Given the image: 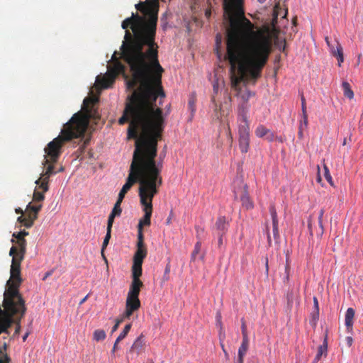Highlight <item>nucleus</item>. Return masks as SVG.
Wrapping results in <instances>:
<instances>
[{
  "mask_svg": "<svg viewBox=\"0 0 363 363\" xmlns=\"http://www.w3.org/2000/svg\"><path fill=\"white\" fill-rule=\"evenodd\" d=\"M143 337H144L143 335H140L137 337L130 349V352H135L137 354H139L143 351V347L145 345V340Z\"/></svg>",
  "mask_w": 363,
  "mask_h": 363,
  "instance_id": "nucleus-18",
  "label": "nucleus"
},
{
  "mask_svg": "<svg viewBox=\"0 0 363 363\" xmlns=\"http://www.w3.org/2000/svg\"><path fill=\"white\" fill-rule=\"evenodd\" d=\"M324 215V210L321 209L319 211L318 214V225L320 229V234L322 235L323 233V217Z\"/></svg>",
  "mask_w": 363,
  "mask_h": 363,
  "instance_id": "nucleus-37",
  "label": "nucleus"
},
{
  "mask_svg": "<svg viewBox=\"0 0 363 363\" xmlns=\"http://www.w3.org/2000/svg\"><path fill=\"white\" fill-rule=\"evenodd\" d=\"M301 112L302 115L305 116L307 115L306 99L303 94L301 95Z\"/></svg>",
  "mask_w": 363,
  "mask_h": 363,
  "instance_id": "nucleus-43",
  "label": "nucleus"
},
{
  "mask_svg": "<svg viewBox=\"0 0 363 363\" xmlns=\"http://www.w3.org/2000/svg\"><path fill=\"white\" fill-rule=\"evenodd\" d=\"M255 135L258 138L265 137L266 139L269 141H272L274 137L273 133L262 125H259L257 126V128L255 130Z\"/></svg>",
  "mask_w": 363,
  "mask_h": 363,
  "instance_id": "nucleus-15",
  "label": "nucleus"
},
{
  "mask_svg": "<svg viewBox=\"0 0 363 363\" xmlns=\"http://www.w3.org/2000/svg\"><path fill=\"white\" fill-rule=\"evenodd\" d=\"M99 102V96H91L86 97L82 104V111H79L73 115L71 119L67 122L61 130V135L50 142L45 148V157L43 164L45 167L48 164L46 171L41 174V177L36 180V184H40V187L43 192L48 191V182L50 176L56 174L52 164L50 162H55L61 152V147L65 142L70 141L73 139H84L86 131L89 127L90 120H96L99 118V113L96 104Z\"/></svg>",
  "mask_w": 363,
  "mask_h": 363,
  "instance_id": "nucleus-3",
  "label": "nucleus"
},
{
  "mask_svg": "<svg viewBox=\"0 0 363 363\" xmlns=\"http://www.w3.org/2000/svg\"><path fill=\"white\" fill-rule=\"evenodd\" d=\"M211 11H208V10L206 11L205 15L207 18H208L211 16Z\"/></svg>",
  "mask_w": 363,
  "mask_h": 363,
  "instance_id": "nucleus-63",
  "label": "nucleus"
},
{
  "mask_svg": "<svg viewBox=\"0 0 363 363\" xmlns=\"http://www.w3.org/2000/svg\"><path fill=\"white\" fill-rule=\"evenodd\" d=\"M216 318L218 319V323H219V325L220 326V330H222V328H221V322L220 321V313H218V314H217Z\"/></svg>",
  "mask_w": 363,
  "mask_h": 363,
  "instance_id": "nucleus-61",
  "label": "nucleus"
},
{
  "mask_svg": "<svg viewBox=\"0 0 363 363\" xmlns=\"http://www.w3.org/2000/svg\"><path fill=\"white\" fill-rule=\"evenodd\" d=\"M308 126V116L302 115V119L300 121L299 128L298 129H306Z\"/></svg>",
  "mask_w": 363,
  "mask_h": 363,
  "instance_id": "nucleus-38",
  "label": "nucleus"
},
{
  "mask_svg": "<svg viewBox=\"0 0 363 363\" xmlns=\"http://www.w3.org/2000/svg\"><path fill=\"white\" fill-rule=\"evenodd\" d=\"M162 182V179L155 178V181L143 179L141 186L138 189L140 202L145 214L139 220L138 228L143 229L144 225H150L152 213V199L158 193V189Z\"/></svg>",
  "mask_w": 363,
  "mask_h": 363,
  "instance_id": "nucleus-5",
  "label": "nucleus"
},
{
  "mask_svg": "<svg viewBox=\"0 0 363 363\" xmlns=\"http://www.w3.org/2000/svg\"><path fill=\"white\" fill-rule=\"evenodd\" d=\"M196 95L195 92H192L189 97L188 101V109L191 112V116L189 121H191L194 113L196 111Z\"/></svg>",
  "mask_w": 363,
  "mask_h": 363,
  "instance_id": "nucleus-21",
  "label": "nucleus"
},
{
  "mask_svg": "<svg viewBox=\"0 0 363 363\" xmlns=\"http://www.w3.org/2000/svg\"><path fill=\"white\" fill-rule=\"evenodd\" d=\"M89 138H86L84 140V144L83 145L80 147V148H85V147L89 144Z\"/></svg>",
  "mask_w": 363,
  "mask_h": 363,
  "instance_id": "nucleus-56",
  "label": "nucleus"
},
{
  "mask_svg": "<svg viewBox=\"0 0 363 363\" xmlns=\"http://www.w3.org/2000/svg\"><path fill=\"white\" fill-rule=\"evenodd\" d=\"M337 55H336V57L338 61V66H341V63L344 61V57H343V51L341 45L339 44V43H337Z\"/></svg>",
  "mask_w": 363,
  "mask_h": 363,
  "instance_id": "nucleus-32",
  "label": "nucleus"
},
{
  "mask_svg": "<svg viewBox=\"0 0 363 363\" xmlns=\"http://www.w3.org/2000/svg\"><path fill=\"white\" fill-rule=\"evenodd\" d=\"M28 235V232H27L26 230H23V231H21V232H19L18 233H14L13 234V237H14L17 240L25 239L24 237Z\"/></svg>",
  "mask_w": 363,
  "mask_h": 363,
  "instance_id": "nucleus-42",
  "label": "nucleus"
},
{
  "mask_svg": "<svg viewBox=\"0 0 363 363\" xmlns=\"http://www.w3.org/2000/svg\"><path fill=\"white\" fill-rule=\"evenodd\" d=\"M201 247V241L198 240L195 244L194 249L191 253V260L194 261L196 258L197 255L200 252Z\"/></svg>",
  "mask_w": 363,
  "mask_h": 363,
  "instance_id": "nucleus-33",
  "label": "nucleus"
},
{
  "mask_svg": "<svg viewBox=\"0 0 363 363\" xmlns=\"http://www.w3.org/2000/svg\"><path fill=\"white\" fill-rule=\"evenodd\" d=\"M342 87L344 93V96L350 99L354 97V93L350 88V85L347 82H343Z\"/></svg>",
  "mask_w": 363,
  "mask_h": 363,
  "instance_id": "nucleus-27",
  "label": "nucleus"
},
{
  "mask_svg": "<svg viewBox=\"0 0 363 363\" xmlns=\"http://www.w3.org/2000/svg\"><path fill=\"white\" fill-rule=\"evenodd\" d=\"M213 94H216L218 91V84L217 83H214L213 85Z\"/></svg>",
  "mask_w": 363,
  "mask_h": 363,
  "instance_id": "nucleus-52",
  "label": "nucleus"
},
{
  "mask_svg": "<svg viewBox=\"0 0 363 363\" xmlns=\"http://www.w3.org/2000/svg\"><path fill=\"white\" fill-rule=\"evenodd\" d=\"M121 213H122V209H121V205H119L118 203H115L114 206L111 212V214H113L114 216L119 217L121 216Z\"/></svg>",
  "mask_w": 363,
  "mask_h": 363,
  "instance_id": "nucleus-35",
  "label": "nucleus"
},
{
  "mask_svg": "<svg viewBox=\"0 0 363 363\" xmlns=\"http://www.w3.org/2000/svg\"><path fill=\"white\" fill-rule=\"evenodd\" d=\"M137 13H132L121 23H157L159 2L158 0H145L135 4Z\"/></svg>",
  "mask_w": 363,
  "mask_h": 363,
  "instance_id": "nucleus-6",
  "label": "nucleus"
},
{
  "mask_svg": "<svg viewBox=\"0 0 363 363\" xmlns=\"http://www.w3.org/2000/svg\"><path fill=\"white\" fill-rule=\"evenodd\" d=\"M249 340H242V343L238 349V360H244V357L248 350Z\"/></svg>",
  "mask_w": 363,
  "mask_h": 363,
  "instance_id": "nucleus-24",
  "label": "nucleus"
},
{
  "mask_svg": "<svg viewBox=\"0 0 363 363\" xmlns=\"http://www.w3.org/2000/svg\"><path fill=\"white\" fill-rule=\"evenodd\" d=\"M114 81L113 78L107 79L105 76L101 77V75H98L96 77V84L100 89L108 88L113 84Z\"/></svg>",
  "mask_w": 363,
  "mask_h": 363,
  "instance_id": "nucleus-19",
  "label": "nucleus"
},
{
  "mask_svg": "<svg viewBox=\"0 0 363 363\" xmlns=\"http://www.w3.org/2000/svg\"><path fill=\"white\" fill-rule=\"evenodd\" d=\"M138 240L143 241L144 236H143V229L138 228Z\"/></svg>",
  "mask_w": 363,
  "mask_h": 363,
  "instance_id": "nucleus-48",
  "label": "nucleus"
},
{
  "mask_svg": "<svg viewBox=\"0 0 363 363\" xmlns=\"http://www.w3.org/2000/svg\"><path fill=\"white\" fill-rule=\"evenodd\" d=\"M157 156H133V161L130 167L129 175L125 184L123 186L118 195L125 197V194L136 182L141 186L143 179L155 181V178L162 179L160 173L162 168V161L157 162Z\"/></svg>",
  "mask_w": 363,
  "mask_h": 363,
  "instance_id": "nucleus-4",
  "label": "nucleus"
},
{
  "mask_svg": "<svg viewBox=\"0 0 363 363\" xmlns=\"http://www.w3.org/2000/svg\"><path fill=\"white\" fill-rule=\"evenodd\" d=\"M106 335L104 330L99 329L96 330L94 332V340L97 342L104 340L106 338Z\"/></svg>",
  "mask_w": 363,
  "mask_h": 363,
  "instance_id": "nucleus-29",
  "label": "nucleus"
},
{
  "mask_svg": "<svg viewBox=\"0 0 363 363\" xmlns=\"http://www.w3.org/2000/svg\"><path fill=\"white\" fill-rule=\"evenodd\" d=\"M330 48V52L332 53V55L333 56H336V55H337V46L335 47V45H333V44L330 45V47H329Z\"/></svg>",
  "mask_w": 363,
  "mask_h": 363,
  "instance_id": "nucleus-47",
  "label": "nucleus"
},
{
  "mask_svg": "<svg viewBox=\"0 0 363 363\" xmlns=\"http://www.w3.org/2000/svg\"><path fill=\"white\" fill-rule=\"evenodd\" d=\"M267 240H268V242L270 244L272 242V240H271V237H270V235H269V233L268 230H267Z\"/></svg>",
  "mask_w": 363,
  "mask_h": 363,
  "instance_id": "nucleus-62",
  "label": "nucleus"
},
{
  "mask_svg": "<svg viewBox=\"0 0 363 363\" xmlns=\"http://www.w3.org/2000/svg\"><path fill=\"white\" fill-rule=\"evenodd\" d=\"M354 313V310L352 308H347L345 319V324L347 329L352 328Z\"/></svg>",
  "mask_w": 363,
  "mask_h": 363,
  "instance_id": "nucleus-23",
  "label": "nucleus"
},
{
  "mask_svg": "<svg viewBox=\"0 0 363 363\" xmlns=\"http://www.w3.org/2000/svg\"><path fill=\"white\" fill-rule=\"evenodd\" d=\"M223 338H224V335H223V337H222V335H221V332H220V346H221L222 350H223V352H224V354H225V358H226V359H228V358H229V354H228V352L226 351V350L225 349V346H224V345H223Z\"/></svg>",
  "mask_w": 363,
  "mask_h": 363,
  "instance_id": "nucleus-45",
  "label": "nucleus"
},
{
  "mask_svg": "<svg viewBox=\"0 0 363 363\" xmlns=\"http://www.w3.org/2000/svg\"><path fill=\"white\" fill-rule=\"evenodd\" d=\"M218 246L220 247L223 245V237L224 235H221L220 234H218Z\"/></svg>",
  "mask_w": 363,
  "mask_h": 363,
  "instance_id": "nucleus-53",
  "label": "nucleus"
},
{
  "mask_svg": "<svg viewBox=\"0 0 363 363\" xmlns=\"http://www.w3.org/2000/svg\"><path fill=\"white\" fill-rule=\"evenodd\" d=\"M303 130H304L303 129H298V137H299L300 138H303Z\"/></svg>",
  "mask_w": 363,
  "mask_h": 363,
  "instance_id": "nucleus-58",
  "label": "nucleus"
},
{
  "mask_svg": "<svg viewBox=\"0 0 363 363\" xmlns=\"http://www.w3.org/2000/svg\"><path fill=\"white\" fill-rule=\"evenodd\" d=\"M28 336V333H26L23 336V341L25 342L27 339Z\"/></svg>",
  "mask_w": 363,
  "mask_h": 363,
  "instance_id": "nucleus-64",
  "label": "nucleus"
},
{
  "mask_svg": "<svg viewBox=\"0 0 363 363\" xmlns=\"http://www.w3.org/2000/svg\"><path fill=\"white\" fill-rule=\"evenodd\" d=\"M123 199H124V197H121V196L118 195V199H117L116 203H118V204L121 205L122 201H123Z\"/></svg>",
  "mask_w": 363,
  "mask_h": 363,
  "instance_id": "nucleus-57",
  "label": "nucleus"
},
{
  "mask_svg": "<svg viewBox=\"0 0 363 363\" xmlns=\"http://www.w3.org/2000/svg\"><path fill=\"white\" fill-rule=\"evenodd\" d=\"M272 220V231H273V236L276 241H278V240L280 238L279 232V220L277 216V213L275 208V206L274 204H271L269 206V208Z\"/></svg>",
  "mask_w": 363,
  "mask_h": 363,
  "instance_id": "nucleus-13",
  "label": "nucleus"
},
{
  "mask_svg": "<svg viewBox=\"0 0 363 363\" xmlns=\"http://www.w3.org/2000/svg\"><path fill=\"white\" fill-rule=\"evenodd\" d=\"M241 330H242V340H249L247 332V325L245 323V321L244 318L241 319Z\"/></svg>",
  "mask_w": 363,
  "mask_h": 363,
  "instance_id": "nucleus-34",
  "label": "nucleus"
},
{
  "mask_svg": "<svg viewBox=\"0 0 363 363\" xmlns=\"http://www.w3.org/2000/svg\"><path fill=\"white\" fill-rule=\"evenodd\" d=\"M137 247H138V249H140H140H143V248H145L144 247V242L142 241V240H140V241L138 240Z\"/></svg>",
  "mask_w": 363,
  "mask_h": 363,
  "instance_id": "nucleus-51",
  "label": "nucleus"
},
{
  "mask_svg": "<svg viewBox=\"0 0 363 363\" xmlns=\"http://www.w3.org/2000/svg\"><path fill=\"white\" fill-rule=\"evenodd\" d=\"M225 23H251L245 15L243 0H222Z\"/></svg>",
  "mask_w": 363,
  "mask_h": 363,
  "instance_id": "nucleus-7",
  "label": "nucleus"
},
{
  "mask_svg": "<svg viewBox=\"0 0 363 363\" xmlns=\"http://www.w3.org/2000/svg\"><path fill=\"white\" fill-rule=\"evenodd\" d=\"M45 199L43 193L35 191L33 193V201L37 202H41Z\"/></svg>",
  "mask_w": 363,
  "mask_h": 363,
  "instance_id": "nucleus-36",
  "label": "nucleus"
},
{
  "mask_svg": "<svg viewBox=\"0 0 363 363\" xmlns=\"http://www.w3.org/2000/svg\"><path fill=\"white\" fill-rule=\"evenodd\" d=\"M142 286L143 282L141 281L133 280L128 291L127 300L129 301L130 299V301L140 302L138 298V296Z\"/></svg>",
  "mask_w": 363,
  "mask_h": 363,
  "instance_id": "nucleus-12",
  "label": "nucleus"
},
{
  "mask_svg": "<svg viewBox=\"0 0 363 363\" xmlns=\"http://www.w3.org/2000/svg\"><path fill=\"white\" fill-rule=\"evenodd\" d=\"M142 274V264L134 262L132 267L133 280L140 281L139 277Z\"/></svg>",
  "mask_w": 363,
  "mask_h": 363,
  "instance_id": "nucleus-26",
  "label": "nucleus"
},
{
  "mask_svg": "<svg viewBox=\"0 0 363 363\" xmlns=\"http://www.w3.org/2000/svg\"><path fill=\"white\" fill-rule=\"evenodd\" d=\"M157 24H121L125 30L120 52L115 51L116 74H124L128 65L132 79L127 82L133 90L127 96L125 109L118 123H129L128 138L135 139L133 156H157V140L163 129L164 117L156 107L158 97L164 98L162 87L163 68L159 63L157 45L155 42Z\"/></svg>",
  "mask_w": 363,
  "mask_h": 363,
  "instance_id": "nucleus-1",
  "label": "nucleus"
},
{
  "mask_svg": "<svg viewBox=\"0 0 363 363\" xmlns=\"http://www.w3.org/2000/svg\"><path fill=\"white\" fill-rule=\"evenodd\" d=\"M6 345L4 343L3 346H0V363H9L10 358L6 353Z\"/></svg>",
  "mask_w": 363,
  "mask_h": 363,
  "instance_id": "nucleus-28",
  "label": "nucleus"
},
{
  "mask_svg": "<svg viewBox=\"0 0 363 363\" xmlns=\"http://www.w3.org/2000/svg\"><path fill=\"white\" fill-rule=\"evenodd\" d=\"M231 107V96L225 93L223 96V101L218 104L213 95L211 98V108L213 109V119L222 122L223 118L227 116Z\"/></svg>",
  "mask_w": 363,
  "mask_h": 363,
  "instance_id": "nucleus-8",
  "label": "nucleus"
},
{
  "mask_svg": "<svg viewBox=\"0 0 363 363\" xmlns=\"http://www.w3.org/2000/svg\"><path fill=\"white\" fill-rule=\"evenodd\" d=\"M328 343L326 338L325 339L323 344L320 345L318 348L317 354L313 361V363H318L323 355H327Z\"/></svg>",
  "mask_w": 363,
  "mask_h": 363,
  "instance_id": "nucleus-22",
  "label": "nucleus"
},
{
  "mask_svg": "<svg viewBox=\"0 0 363 363\" xmlns=\"http://www.w3.org/2000/svg\"><path fill=\"white\" fill-rule=\"evenodd\" d=\"M118 343H119V342H116V340L115 341L114 345H113V349H112V350H111V353H112V354H114V353H115V352L118 350Z\"/></svg>",
  "mask_w": 363,
  "mask_h": 363,
  "instance_id": "nucleus-55",
  "label": "nucleus"
},
{
  "mask_svg": "<svg viewBox=\"0 0 363 363\" xmlns=\"http://www.w3.org/2000/svg\"><path fill=\"white\" fill-rule=\"evenodd\" d=\"M287 13V9L282 7L279 2L275 4L272 9L271 18L267 20L264 23H278L279 20L285 18L286 17Z\"/></svg>",
  "mask_w": 363,
  "mask_h": 363,
  "instance_id": "nucleus-11",
  "label": "nucleus"
},
{
  "mask_svg": "<svg viewBox=\"0 0 363 363\" xmlns=\"http://www.w3.org/2000/svg\"><path fill=\"white\" fill-rule=\"evenodd\" d=\"M140 302L126 300V309L124 313L123 314L122 318H123V319L129 318L130 315L133 314V313L135 311L138 310L140 308Z\"/></svg>",
  "mask_w": 363,
  "mask_h": 363,
  "instance_id": "nucleus-14",
  "label": "nucleus"
},
{
  "mask_svg": "<svg viewBox=\"0 0 363 363\" xmlns=\"http://www.w3.org/2000/svg\"><path fill=\"white\" fill-rule=\"evenodd\" d=\"M240 200L242 202V208H245L246 210H250L254 208V203L245 189L241 196Z\"/></svg>",
  "mask_w": 363,
  "mask_h": 363,
  "instance_id": "nucleus-20",
  "label": "nucleus"
},
{
  "mask_svg": "<svg viewBox=\"0 0 363 363\" xmlns=\"http://www.w3.org/2000/svg\"><path fill=\"white\" fill-rule=\"evenodd\" d=\"M216 228L218 234L225 235L228 229V221L225 216L219 217L216 222Z\"/></svg>",
  "mask_w": 363,
  "mask_h": 363,
  "instance_id": "nucleus-16",
  "label": "nucleus"
},
{
  "mask_svg": "<svg viewBox=\"0 0 363 363\" xmlns=\"http://www.w3.org/2000/svg\"><path fill=\"white\" fill-rule=\"evenodd\" d=\"M147 250L145 248L137 249L134 255V262L142 264L143 259L146 257Z\"/></svg>",
  "mask_w": 363,
  "mask_h": 363,
  "instance_id": "nucleus-25",
  "label": "nucleus"
},
{
  "mask_svg": "<svg viewBox=\"0 0 363 363\" xmlns=\"http://www.w3.org/2000/svg\"><path fill=\"white\" fill-rule=\"evenodd\" d=\"M42 208V204H32L29 203L27 206L26 210L28 211L27 217L23 218L19 216L18 221L26 228H30L34 223V220L38 217V213Z\"/></svg>",
  "mask_w": 363,
  "mask_h": 363,
  "instance_id": "nucleus-9",
  "label": "nucleus"
},
{
  "mask_svg": "<svg viewBox=\"0 0 363 363\" xmlns=\"http://www.w3.org/2000/svg\"><path fill=\"white\" fill-rule=\"evenodd\" d=\"M20 320H18L17 323H16V330H15V333H14V335H17L18 333H19V331H20V329H21V325H20Z\"/></svg>",
  "mask_w": 363,
  "mask_h": 363,
  "instance_id": "nucleus-49",
  "label": "nucleus"
},
{
  "mask_svg": "<svg viewBox=\"0 0 363 363\" xmlns=\"http://www.w3.org/2000/svg\"><path fill=\"white\" fill-rule=\"evenodd\" d=\"M325 42H326V43H327L328 46V47H330V45H331L332 44H331V43H330V42L329 41V38H328V37H325Z\"/></svg>",
  "mask_w": 363,
  "mask_h": 363,
  "instance_id": "nucleus-60",
  "label": "nucleus"
},
{
  "mask_svg": "<svg viewBox=\"0 0 363 363\" xmlns=\"http://www.w3.org/2000/svg\"><path fill=\"white\" fill-rule=\"evenodd\" d=\"M111 238V232L109 230L106 231V235L104 239V242H103L101 250V255L103 256V257L104 259H106L105 256H104V250H105L106 247H107V245H108Z\"/></svg>",
  "mask_w": 363,
  "mask_h": 363,
  "instance_id": "nucleus-30",
  "label": "nucleus"
},
{
  "mask_svg": "<svg viewBox=\"0 0 363 363\" xmlns=\"http://www.w3.org/2000/svg\"><path fill=\"white\" fill-rule=\"evenodd\" d=\"M255 95V93L252 92V91H250L249 90H247L242 95V99L243 100V102H247L248 101L249 99L254 96Z\"/></svg>",
  "mask_w": 363,
  "mask_h": 363,
  "instance_id": "nucleus-41",
  "label": "nucleus"
},
{
  "mask_svg": "<svg viewBox=\"0 0 363 363\" xmlns=\"http://www.w3.org/2000/svg\"><path fill=\"white\" fill-rule=\"evenodd\" d=\"M239 147L242 153H247L250 144V132L248 124H240L239 125Z\"/></svg>",
  "mask_w": 363,
  "mask_h": 363,
  "instance_id": "nucleus-10",
  "label": "nucleus"
},
{
  "mask_svg": "<svg viewBox=\"0 0 363 363\" xmlns=\"http://www.w3.org/2000/svg\"><path fill=\"white\" fill-rule=\"evenodd\" d=\"M257 24H220L216 35L215 52L221 57L220 49L225 39L226 54L231 71L238 67V79H233L234 86L239 82L256 81L266 65L271 46L269 28H258Z\"/></svg>",
  "mask_w": 363,
  "mask_h": 363,
  "instance_id": "nucleus-2",
  "label": "nucleus"
},
{
  "mask_svg": "<svg viewBox=\"0 0 363 363\" xmlns=\"http://www.w3.org/2000/svg\"><path fill=\"white\" fill-rule=\"evenodd\" d=\"M196 238L198 239V240H200L201 241V234L203 233V229L202 228H200V227H196Z\"/></svg>",
  "mask_w": 363,
  "mask_h": 363,
  "instance_id": "nucleus-46",
  "label": "nucleus"
},
{
  "mask_svg": "<svg viewBox=\"0 0 363 363\" xmlns=\"http://www.w3.org/2000/svg\"><path fill=\"white\" fill-rule=\"evenodd\" d=\"M117 217L116 216H114L113 214H109L108 216V222H107V229H106V231H111V228H112V226H113V223L114 222V219L115 218Z\"/></svg>",
  "mask_w": 363,
  "mask_h": 363,
  "instance_id": "nucleus-40",
  "label": "nucleus"
},
{
  "mask_svg": "<svg viewBox=\"0 0 363 363\" xmlns=\"http://www.w3.org/2000/svg\"><path fill=\"white\" fill-rule=\"evenodd\" d=\"M346 342L349 347H350L353 342V339L352 337H346Z\"/></svg>",
  "mask_w": 363,
  "mask_h": 363,
  "instance_id": "nucleus-50",
  "label": "nucleus"
},
{
  "mask_svg": "<svg viewBox=\"0 0 363 363\" xmlns=\"http://www.w3.org/2000/svg\"><path fill=\"white\" fill-rule=\"evenodd\" d=\"M124 320L123 318H118L116 320V323L115 325L113 326L112 329H111V333H113L114 332H116L118 328V326L120 325V324Z\"/></svg>",
  "mask_w": 363,
  "mask_h": 363,
  "instance_id": "nucleus-44",
  "label": "nucleus"
},
{
  "mask_svg": "<svg viewBox=\"0 0 363 363\" xmlns=\"http://www.w3.org/2000/svg\"><path fill=\"white\" fill-rule=\"evenodd\" d=\"M131 328V324L129 323V324H127L121 333V334L118 335V337L116 338V342H121L122 340H123L126 335H128V333H129L130 330Z\"/></svg>",
  "mask_w": 363,
  "mask_h": 363,
  "instance_id": "nucleus-31",
  "label": "nucleus"
},
{
  "mask_svg": "<svg viewBox=\"0 0 363 363\" xmlns=\"http://www.w3.org/2000/svg\"><path fill=\"white\" fill-rule=\"evenodd\" d=\"M308 230L311 232V234H312V231H313V229H312V220H311V218L308 220Z\"/></svg>",
  "mask_w": 363,
  "mask_h": 363,
  "instance_id": "nucleus-54",
  "label": "nucleus"
},
{
  "mask_svg": "<svg viewBox=\"0 0 363 363\" xmlns=\"http://www.w3.org/2000/svg\"><path fill=\"white\" fill-rule=\"evenodd\" d=\"M249 110L248 103L242 102L238 107V118L242 121V124H248L247 113Z\"/></svg>",
  "mask_w": 363,
  "mask_h": 363,
  "instance_id": "nucleus-17",
  "label": "nucleus"
},
{
  "mask_svg": "<svg viewBox=\"0 0 363 363\" xmlns=\"http://www.w3.org/2000/svg\"><path fill=\"white\" fill-rule=\"evenodd\" d=\"M313 302H314L315 307H316L318 308V299L316 297L313 298Z\"/></svg>",
  "mask_w": 363,
  "mask_h": 363,
  "instance_id": "nucleus-59",
  "label": "nucleus"
},
{
  "mask_svg": "<svg viewBox=\"0 0 363 363\" xmlns=\"http://www.w3.org/2000/svg\"><path fill=\"white\" fill-rule=\"evenodd\" d=\"M323 168H324L325 178L332 185L333 184V179L330 174L329 169L325 164L324 165Z\"/></svg>",
  "mask_w": 363,
  "mask_h": 363,
  "instance_id": "nucleus-39",
  "label": "nucleus"
}]
</instances>
